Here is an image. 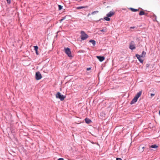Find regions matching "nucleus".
Wrapping results in <instances>:
<instances>
[{
    "label": "nucleus",
    "mask_w": 160,
    "mask_h": 160,
    "mask_svg": "<svg viewBox=\"0 0 160 160\" xmlns=\"http://www.w3.org/2000/svg\"><path fill=\"white\" fill-rule=\"evenodd\" d=\"M81 38L82 40H84L86 39L88 37V35L84 31H81Z\"/></svg>",
    "instance_id": "f257e3e1"
},
{
    "label": "nucleus",
    "mask_w": 160,
    "mask_h": 160,
    "mask_svg": "<svg viewBox=\"0 0 160 160\" xmlns=\"http://www.w3.org/2000/svg\"><path fill=\"white\" fill-rule=\"evenodd\" d=\"M64 52L69 57L71 58L72 57L71 52L70 48H64Z\"/></svg>",
    "instance_id": "f03ea898"
},
{
    "label": "nucleus",
    "mask_w": 160,
    "mask_h": 160,
    "mask_svg": "<svg viewBox=\"0 0 160 160\" xmlns=\"http://www.w3.org/2000/svg\"><path fill=\"white\" fill-rule=\"evenodd\" d=\"M56 97L57 98H59L61 101L63 100L65 98V96H64L63 95H61L59 92L57 93L56 95Z\"/></svg>",
    "instance_id": "7ed1b4c3"
},
{
    "label": "nucleus",
    "mask_w": 160,
    "mask_h": 160,
    "mask_svg": "<svg viewBox=\"0 0 160 160\" xmlns=\"http://www.w3.org/2000/svg\"><path fill=\"white\" fill-rule=\"evenodd\" d=\"M35 78L36 80H40L42 78V76L40 72L39 71L36 73Z\"/></svg>",
    "instance_id": "20e7f679"
},
{
    "label": "nucleus",
    "mask_w": 160,
    "mask_h": 160,
    "mask_svg": "<svg viewBox=\"0 0 160 160\" xmlns=\"http://www.w3.org/2000/svg\"><path fill=\"white\" fill-rule=\"evenodd\" d=\"M134 43L133 41H132L129 45V48L132 50H133L135 48V45L133 44Z\"/></svg>",
    "instance_id": "39448f33"
},
{
    "label": "nucleus",
    "mask_w": 160,
    "mask_h": 160,
    "mask_svg": "<svg viewBox=\"0 0 160 160\" xmlns=\"http://www.w3.org/2000/svg\"><path fill=\"white\" fill-rule=\"evenodd\" d=\"M135 56L136 57H137V58L138 59L139 61L141 63H143V60H142V59H141V55H139L138 54H136L135 55Z\"/></svg>",
    "instance_id": "423d86ee"
},
{
    "label": "nucleus",
    "mask_w": 160,
    "mask_h": 160,
    "mask_svg": "<svg viewBox=\"0 0 160 160\" xmlns=\"http://www.w3.org/2000/svg\"><path fill=\"white\" fill-rule=\"evenodd\" d=\"M96 57L101 62L103 61L105 59V57L104 56H97Z\"/></svg>",
    "instance_id": "0eeeda50"
},
{
    "label": "nucleus",
    "mask_w": 160,
    "mask_h": 160,
    "mask_svg": "<svg viewBox=\"0 0 160 160\" xmlns=\"http://www.w3.org/2000/svg\"><path fill=\"white\" fill-rule=\"evenodd\" d=\"M114 13L115 12H114L110 11L107 14V16L108 17H111L112 16L114 15Z\"/></svg>",
    "instance_id": "6e6552de"
},
{
    "label": "nucleus",
    "mask_w": 160,
    "mask_h": 160,
    "mask_svg": "<svg viewBox=\"0 0 160 160\" xmlns=\"http://www.w3.org/2000/svg\"><path fill=\"white\" fill-rule=\"evenodd\" d=\"M88 8V6H79L76 8L77 9H81L85 8Z\"/></svg>",
    "instance_id": "1a4fd4ad"
},
{
    "label": "nucleus",
    "mask_w": 160,
    "mask_h": 160,
    "mask_svg": "<svg viewBox=\"0 0 160 160\" xmlns=\"http://www.w3.org/2000/svg\"><path fill=\"white\" fill-rule=\"evenodd\" d=\"M142 93V91H140L139 92H138L135 96L136 97H137L138 98H139L140 96H141Z\"/></svg>",
    "instance_id": "9d476101"
},
{
    "label": "nucleus",
    "mask_w": 160,
    "mask_h": 160,
    "mask_svg": "<svg viewBox=\"0 0 160 160\" xmlns=\"http://www.w3.org/2000/svg\"><path fill=\"white\" fill-rule=\"evenodd\" d=\"M85 122L88 124L90 123L91 122V121L88 118H86L85 119Z\"/></svg>",
    "instance_id": "9b49d317"
},
{
    "label": "nucleus",
    "mask_w": 160,
    "mask_h": 160,
    "mask_svg": "<svg viewBox=\"0 0 160 160\" xmlns=\"http://www.w3.org/2000/svg\"><path fill=\"white\" fill-rule=\"evenodd\" d=\"M137 101V99H135V98H134L132 99V101L131 102L130 104L131 105L133 104V103L136 102Z\"/></svg>",
    "instance_id": "f8f14e48"
},
{
    "label": "nucleus",
    "mask_w": 160,
    "mask_h": 160,
    "mask_svg": "<svg viewBox=\"0 0 160 160\" xmlns=\"http://www.w3.org/2000/svg\"><path fill=\"white\" fill-rule=\"evenodd\" d=\"M137 101V99H135V98H134L132 99V101L131 102L130 104L131 105L133 104V103L136 102Z\"/></svg>",
    "instance_id": "ddd939ff"
},
{
    "label": "nucleus",
    "mask_w": 160,
    "mask_h": 160,
    "mask_svg": "<svg viewBox=\"0 0 160 160\" xmlns=\"http://www.w3.org/2000/svg\"><path fill=\"white\" fill-rule=\"evenodd\" d=\"M90 42L92 43L93 46H95L96 44V42L94 40H91L89 41Z\"/></svg>",
    "instance_id": "4468645a"
},
{
    "label": "nucleus",
    "mask_w": 160,
    "mask_h": 160,
    "mask_svg": "<svg viewBox=\"0 0 160 160\" xmlns=\"http://www.w3.org/2000/svg\"><path fill=\"white\" fill-rule=\"evenodd\" d=\"M146 54V52L145 51H143L142 52L141 55H141V57L143 58L145 56Z\"/></svg>",
    "instance_id": "2eb2a0df"
},
{
    "label": "nucleus",
    "mask_w": 160,
    "mask_h": 160,
    "mask_svg": "<svg viewBox=\"0 0 160 160\" xmlns=\"http://www.w3.org/2000/svg\"><path fill=\"white\" fill-rule=\"evenodd\" d=\"M158 146L155 144L152 145H151L150 146V148H156L158 147Z\"/></svg>",
    "instance_id": "dca6fc26"
},
{
    "label": "nucleus",
    "mask_w": 160,
    "mask_h": 160,
    "mask_svg": "<svg viewBox=\"0 0 160 160\" xmlns=\"http://www.w3.org/2000/svg\"><path fill=\"white\" fill-rule=\"evenodd\" d=\"M130 9L131 10V11L133 12H137L139 10L138 9H135L132 8H130Z\"/></svg>",
    "instance_id": "f3484780"
},
{
    "label": "nucleus",
    "mask_w": 160,
    "mask_h": 160,
    "mask_svg": "<svg viewBox=\"0 0 160 160\" xmlns=\"http://www.w3.org/2000/svg\"><path fill=\"white\" fill-rule=\"evenodd\" d=\"M144 14H145V13L143 11H141L139 13V15L140 16H142V15H144Z\"/></svg>",
    "instance_id": "a211bd4d"
},
{
    "label": "nucleus",
    "mask_w": 160,
    "mask_h": 160,
    "mask_svg": "<svg viewBox=\"0 0 160 160\" xmlns=\"http://www.w3.org/2000/svg\"><path fill=\"white\" fill-rule=\"evenodd\" d=\"M109 17H104V19L107 21H109L110 20V18H109Z\"/></svg>",
    "instance_id": "6ab92c4d"
},
{
    "label": "nucleus",
    "mask_w": 160,
    "mask_h": 160,
    "mask_svg": "<svg viewBox=\"0 0 160 160\" xmlns=\"http://www.w3.org/2000/svg\"><path fill=\"white\" fill-rule=\"evenodd\" d=\"M98 12V11H94V12H92L91 14L94 15L95 14L97 13Z\"/></svg>",
    "instance_id": "aec40b11"
},
{
    "label": "nucleus",
    "mask_w": 160,
    "mask_h": 160,
    "mask_svg": "<svg viewBox=\"0 0 160 160\" xmlns=\"http://www.w3.org/2000/svg\"><path fill=\"white\" fill-rule=\"evenodd\" d=\"M106 28H104V29H102V30H100V31L101 32H106Z\"/></svg>",
    "instance_id": "412c9836"
},
{
    "label": "nucleus",
    "mask_w": 160,
    "mask_h": 160,
    "mask_svg": "<svg viewBox=\"0 0 160 160\" xmlns=\"http://www.w3.org/2000/svg\"><path fill=\"white\" fill-rule=\"evenodd\" d=\"M34 50H35V51H37V50H38V48L37 46H34Z\"/></svg>",
    "instance_id": "4be33fe9"
},
{
    "label": "nucleus",
    "mask_w": 160,
    "mask_h": 160,
    "mask_svg": "<svg viewBox=\"0 0 160 160\" xmlns=\"http://www.w3.org/2000/svg\"><path fill=\"white\" fill-rule=\"evenodd\" d=\"M67 16H65V17H63L62 19H61L60 20V22H61L63 20L65 19L66 17Z\"/></svg>",
    "instance_id": "5701e85b"
},
{
    "label": "nucleus",
    "mask_w": 160,
    "mask_h": 160,
    "mask_svg": "<svg viewBox=\"0 0 160 160\" xmlns=\"http://www.w3.org/2000/svg\"><path fill=\"white\" fill-rule=\"evenodd\" d=\"M58 9L59 10H61L62 8V6L61 5H59L58 6Z\"/></svg>",
    "instance_id": "b1692460"
},
{
    "label": "nucleus",
    "mask_w": 160,
    "mask_h": 160,
    "mask_svg": "<svg viewBox=\"0 0 160 160\" xmlns=\"http://www.w3.org/2000/svg\"><path fill=\"white\" fill-rule=\"evenodd\" d=\"M7 3L10 4L11 3V0H6Z\"/></svg>",
    "instance_id": "393cba45"
},
{
    "label": "nucleus",
    "mask_w": 160,
    "mask_h": 160,
    "mask_svg": "<svg viewBox=\"0 0 160 160\" xmlns=\"http://www.w3.org/2000/svg\"><path fill=\"white\" fill-rule=\"evenodd\" d=\"M79 52H84L85 51L83 50H81Z\"/></svg>",
    "instance_id": "a878e982"
},
{
    "label": "nucleus",
    "mask_w": 160,
    "mask_h": 160,
    "mask_svg": "<svg viewBox=\"0 0 160 160\" xmlns=\"http://www.w3.org/2000/svg\"><path fill=\"white\" fill-rule=\"evenodd\" d=\"M116 160H122L120 158H117Z\"/></svg>",
    "instance_id": "bb28decb"
},
{
    "label": "nucleus",
    "mask_w": 160,
    "mask_h": 160,
    "mask_svg": "<svg viewBox=\"0 0 160 160\" xmlns=\"http://www.w3.org/2000/svg\"><path fill=\"white\" fill-rule=\"evenodd\" d=\"M154 95H155V94H154V93H151V97H153V96H154Z\"/></svg>",
    "instance_id": "cd10ccee"
},
{
    "label": "nucleus",
    "mask_w": 160,
    "mask_h": 160,
    "mask_svg": "<svg viewBox=\"0 0 160 160\" xmlns=\"http://www.w3.org/2000/svg\"><path fill=\"white\" fill-rule=\"evenodd\" d=\"M91 69V68H87V71H89V70H90Z\"/></svg>",
    "instance_id": "c85d7f7f"
},
{
    "label": "nucleus",
    "mask_w": 160,
    "mask_h": 160,
    "mask_svg": "<svg viewBox=\"0 0 160 160\" xmlns=\"http://www.w3.org/2000/svg\"><path fill=\"white\" fill-rule=\"evenodd\" d=\"M135 28V27H130V29H134Z\"/></svg>",
    "instance_id": "c756f323"
},
{
    "label": "nucleus",
    "mask_w": 160,
    "mask_h": 160,
    "mask_svg": "<svg viewBox=\"0 0 160 160\" xmlns=\"http://www.w3.org/2000/svg\"><path fill=\"white\" fill-rule=\"evenodd\" d=\"M64 159L63 158H59L58 160H64Z\"/></svg>",
    "instance_id": "7c9ffc66"
},
{
    "label": "nucleus",
    "mask_w": 160,
    "mask_h": 160,
    "mask_svg": "<svg viewBox=\"0 0 160 160\" xmlns=\"http://www.w3.org/2000/svg\"><path fill=\"white\" fill-rule=\"evenodd\" d=\"M141 148H142V152H143V150H144V147H141Z\"/></svg>",
    "instance_id": "2f4dec72"
},
{
    "label": "nucleus",
    "mask_w": 160,
    "mask_h": 160,
    "mask_svg": "<svg viewBox=\"0 0 160 160\" xmlns=\"http://www.w3.org/2000/svg\"><path fill=\"white\" fill-rule=\"evenodd\" d=\"M101 20H103V19L102 18H101L97 22H98L99 21H100Z\"/></svg>",
    "instance_id": "473e14b6"
},
{
    "label": "nucleus",
    "mask_w": 160,
    "mask_h": 160,
    "mask_svg": "<svg viewBox=\"0 0 160 160\" xmlns=\"http://www.w3.org/2000/svg\"><path fill=\"white\" fill-rule=\"evenodd\" d=\"M35 52H36V54H37V55H38L39 53H38V50H37V51H35Z\"/></svg>",
    "instance_id": "72a5a7b5"
},
{
    "label": "nucleus",
    "mask_w": 160,
    "mask_h": 160,
    "mask_svg": "<svg viewBox=\"0 0 160 160\" xmlns=\"http://www.w3.org/2000/svg\"><path fill=\"white\" fill-rule=\"evenodd\" d=\"M146 66L147 67H149V64H146Z\"/></svg>",
    "instance_id": "f704fd0d"
},
{
    "label": "nucleus",
    "mask_w": 160,
    "mask_h": 160,
    "mask_svg": "<svg viewBox=\"0 0 160 160\" xmlns=\"http://www.w3.org/2000/svg\"><path fill=\"white\" fill-rule=\"evenodd\" d=\"M134 98H135V99H136L137 100H138V98L137 97L135 96L134 97Z\"/></svg>",
    "instance_id": "c9c22d12"
},
{
    "label": "nucleus",
    "mask_w": 160,
    "mask_h": 160,
    "mask_svg": "<svg viewBox=\"0 0 160 160\" xmlns=\"http://www.w3.org/2000/svg\"><path fill=\"white\" fill-rule=\"evenodd\" d=\"M90 15V13H89L88 15V17Z\"/></svg>",
    "instance_id": "e433bc0d"
},
{
    "label": "nucleus",
    "mask_w": 160,
    "mask_h": 160,
    "mask_svg": "<svg viewBox=\"0 0 160 160\" xmlns=\"http://www.w3.org/2000/svg\"><path fill=\"white\" fill-rule=\"evenodd\" d=\"M159 115L160 116V110L159 111Z\"/></svg>",
    "instance_id": "4c0bfd02"
},
{
    "label": "nucleus",
    "mask_w": 160,
    "mask_h": 160,
    "mask_svg": "<svg viewBox=\"0 0 160 160\" xmlns=\"http://www.w3.org/2000/svg\"><path fill=\"white\" fill-rule=\"evenodd\" d=\"M140 147H141L140 146V147H139V149H140Z\"/></svg>",
    "instance_id": "58836bf2"
}]
</instances>
